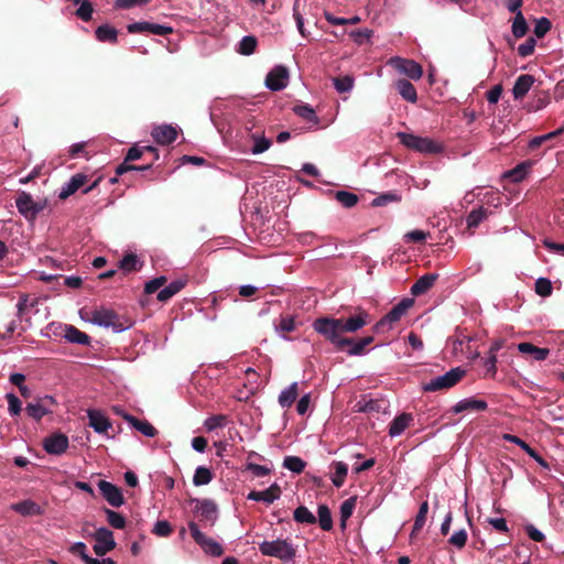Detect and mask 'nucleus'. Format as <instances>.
Segmentation results:
<instances>
[{
  "label": "nucleus",
  "instance_id": "4be33fe9",
  "mask_svg": "<svg viewBox=\"0 0 564 564\" xmlns=\"http://www.w3.org/2000/svg\"><path fill=\"white\" fill-rule=\"evenodd\" d=\"M394 87L404 100L411 104H415L417 101L416 89L410 80L404 78L398 79L394 83Z\"/></svg>",
  "mask_w": 564,
  "mask_h": 564
},
{
  "label": "nucleus",
  "instance_id": "774afa93",
  "mask_svg": "<svg viewBox=\"0 0 564 564\" xmlns=\"http://www.w3.org/2000/svg\"><path fill=\"white\" fill-rule=\"evenodd\" d=\"M550 104V96L547 94H542L540 96H535L532 102L528 106L529 111H538L543 109Z\"/></svg>",
  "mask_w": 564,
  "mask_h": 564
},
{
  "label": "nucleus",
  "instance_id": "cd10ccee",
  "mask_svg": "<svg viewBox=\"0 0 564 564\" xmlns=\"http://www.w3.org/2000/svg\"><path fill=\"white\" fill-rule=\"evenodd\" d=\"M413 420L412 414L402 413L394 417L389 425V435L397 436L404 432V430L409 426L410 422Z\"/></svg>",
  "mask_w": 564,
  "mask_h": 564
},
{
  "label": "nucleus",
  "instance_id": "4468645a",
  "mask_svg": "<svg viewBox=\"0 0 564 564\" xmlns=\"http://www.w3.org/2000/svg\"><path fill=\"white\" fill-rule=\"evenodd\" d=\"M98 488L100 490L101 496L107 500V502L115 508H118L124 503V498L119 487L113 484L99 480Z\"/></svg>",
  "mask_w": 564,
  "mask_h": 564
},
{
  "label": "nucleus",
  "instance_id": "6ab92c4d",
  "mask_svg": "<svg viewBox=\"0 0 564 564\" xmlns=\"http://www.w3.org/2000/svg\"><path fill=\"white\" fill-rule=\"evenodd\" d=\"M488 408V404L484 400H477L474 398L463 399L459 402H457L452 411L454 413H462L465 411H475V412H482L486 411Z\"/></svg>",
  "mask_w": 564,
  "mask_h": 564
},
{
  "label": "nucleus",
  "instance_id": "4d7b16f0",
  "mask_svg": "<svg viewBox=\"0 0 564 564\" xmlns=\"http://www.w3.org/2000/svg\"><path fill=\"white\" fill-rule=\"evenodd\" d=\"M553 286L549 279L540 278L535 281V292L540 296H550L552 294Z\"/></svg>",
  "mask_w": 564,
  "mask_h": 564
},
{
  "label": "nucleus",
  "instance_id": "ddd939ff",
  "mask_svg": "<svg viewBox=\"0 0 564 564\" xmlns=\"http://www.w3.org/2000/svg\"><path fill=\"white\" fill-rule=\"evenodd\" d=\"M127 30L129 33L135 34V33H151L155 35H169L173 32V29L167 25H161L156 23H150V22H134L131 24H128Z\"/></svg>",
  "mask_w": 564,
  "mask_h": 564
},
{
  "label": "nucleus",
  "instance_id": "b1692460",
  "mask_svg": "<svg viewBox=\"0 0 564 564\" xmlns=\"http://www.w3.org/2000/svg\"><path fill=\"white\" fill-rule=\"evenodd\" d=\"M518 350L523 355H531L536 361H543L550 355L549 348H541L528 341L520 343L518 345Z\"/></svg>",
  "mask_w": 564,
  "mask_h": 564
},
{
  "label": "nucleus",
  "instance_id": "a878e982",
  "mask_svg": "<svg viewBox=\"0 0 564 564\" xmlns=\"http://www.w3.org/2000/svg\"><path fill=\"white\" fill-rule=\"evenodd\" d=\"M89 426H91L97 433H106L111 426L109 420L97 410L88 411Z\"/></svg>",
  "mask_w": 564,
  "mask_h": 564
},
{
  "label": "nucleus",
  "instance_id": "bb28decb",
  "mask_svg": "<svg viewBox=\"0 0 564 564\" xmlns=\"http://www.w3.org/2000/svg\"><path fill=\"white\" fill-rule=\"evenodd\" d=\"M124 419L129 422L135 430L141 432L143 435L148 437H154L158 434V430L147 420H139L133 415L126 414Z\"/></svg>",
  "mask_w": 564,
  "mask_h": 564
},
{
  "label": "nucleus",
  "instance_id": "9d476101",
  "mask_svg": "<svg viewBox=\"0 0 564 564\" xmlns=\"http://www.w3.org/2000/svg\"><path fill=\"white\" fill-rule=\"evenodd\" d=\"M15 205L19 213L23 215L26 219H34L43 209V206L39 203H35L31 194L26 192H21L18 195L15 199Z\"/></svg>",
  "mask_w": 564,
  "mask_h": 564
},
{
  "label": "nucleus",
  "instance_id": "7c9ffc66",
  "mask_svg": "<svg viewBox=\"0 0 564 564\" xmlns=\"http://www.w3.org/2000/svg\"><path fill=\"white\" fill-rule=\"evenodd\" d=\"M143 262L134 253H128L119 261V268L124 273L140 271Z\"/></svg>",
  "mask_w": 564,
  "mask_h": 564
},
{
  "label": "nucleus",
  "instance_id": "f257e3e1",
  "mask_svg": "<svg viewBox=\"0 0 564 564\" xmlns=\"http://www.w3.org/2000/svg\"><path fill=\"white\" fill-rule=\"evenodd\" d=\"M369 323L370 315L358 308L356 315L347 318L318 317L313 322L312 327L325 340L329 341L336 350H345L348 344H352V338L345 337L344 334L356 333Z\"/></svg>",
  "mask_w": 564,
  "mask_h": 564
},
{
  "label": "nucleus",
  "instance_id": "338daca9",
  "mask_svg": "<svg viewBox=\"0 0 564 564\" xmlns=\"http://www.w3.org/2000/svg\"><path fill=\"white\" fill-rule=\"evenodd\" d=\"M227 423V416L223 414H217L208 417L205 421V427L208 431H214L218 427H223Z\"/></svg>",
  "mask_w": 564,
  "mask_h": 564
},
{
  "label": "nucleus",
  "instance_id": "864d4df0",
  "mask_svg": "<svg viewBox=\"0 0 564 564\" xmlns=\"http://www.w3.org/2000/svg\"><path fill=\"white\" fill-rule=\"evenodd\" d=\"M86 550V544L83 542H76L69 549L70 553L78 555L85 564H96V558L90 557Z\"/></svg>",
  "mask_w": 564,
  "mask_h": 564
},
{
  "label": "nucleus",
  "instance_id": "473e14b6",
  "mask_svg": "<svg viewBox=\"0 0 564 564\" xmlns=\"http://www.w3.org/2000/svg\"><path fill=\"white\" fill-rule=\"evenodd\" d=\"M299 395L297 382H293L279 395V404L282 408H290Z\"/></svg>",
  "mask_w": 564,
  "mask_h": 564
},
{
  "label": "nucleus",
  "instance_id": "a211bd4d",
  "mask_svg": "<svg viewBox=\"0 0 564 564\" xmlns=\"http://www.w3.org/2000/svg\"><path fill=\"white\" fill-rule=\"evenodd\" d=\"M438 274L437 273H426L422 276H420L411 286V294L413 296H420L425 294L429 290L432 289L434 283L437 281Z\"/></svg>",
  "mask_w": 564,
  "mask_h": 564
},
{
  "label": "nucleus",
  "instance_id": "a18cd8bd",
  "mask_svg": "<svg viewBox=\"0 0 564 564\" xmlns=\"http://www.w3.org/2000/svg\"><path fill=\"white\" fill-rule=\"evenodd\" d=\"M213 477L214 475L209 468L198 466L193 477V484L195 486H204L209 484L213 480Z\"/></svg>",
  "mask_w": 564,
  "mask_h": 564
},
{
  "label": "nucleus",
  "instance_id": "f8f14e48",
  "mask_svg": "<svg viewBox=\"0 0 564 564\" xmlns=\"http://www.w3.org/2000/svg\"><path fill=\"white\" fill-rule=\"evenodd\" d=\"M68 445V437L59 432L53 433L43 440V448L51 455H62L67 451Z\"/></svg>",
  "mask_w": 564,
  "mask_h": 564
},
{
  "label": "nucleus",
  "instance_id": "f704fd0d",
  "mask_svg": "<svg viewBox=\"0 0 564 564\" xmlns=\"http://www.w3.org/2000/svg\"><path fill=\"white\" fill-rule=\"evenodd\" d=\"M274 328L280 334H286L295 330V317L290 314H282L279 318V322L274 324Z\"/></svg>",
  "mask_w": 564,
  "mask_h": 564
},
{
  "label": "nucleus",
  "instance_id": "c756f323",
  "mask_svg": "<svg viewBox=\"0 0 564 564\" xmlns=\"http://www.w3.org/2000/svg\"><path fill=\"white\" fill-rule=\"evenodd\" d=\"M531 166L532 163L530 161L521 162L516 167L507 171L505 177L510 178L513 183H519L524 180Z\"/></svg>",
  "mask_w": 564,
  "mask_h": 564
},
{
  "label": "nucleus",
  "instance_id": "6e6d98bb",
  "mask_svg": "<svg viewBox=\"0 0 564 564\" xmlns=\"http://www.w3.org/2000/svg\"><path fill=\"white\" fill-rule=\"evenodd\" d=\"M252 139L254 141V144L251 149V152L253 154H260V153H263L264 151H267L272 142L271 140L267 139L265 137H259L257 134H252Z\"/></svg>",
  "mask_w": 564,
  "mask_h": 564
},
{
  "label": "nucleus",
  "instance_id": "2eb2a0df",
  "mask_svg": "<svg viewBox=\"0 0 564 564\" xmlns=\"http://www.w3.org/2000/svg\"><path fill=\"white\" fill-rule=\"evenodd\" d=\"M192 501L196 502V510L200 513L202 520L214 525L218 514L217 505L210 499H193Z\"/></svg>",
  "mask_w": 564,
  "mask_h": 564
},
{
  "label": "nucleus",
  "instance_id": "a19ab883",
  "mask_svg": "<svg viewBox=\"0 0 564 564\" xmlns=\"http://www.w3.org/2000/svg\"><path fill=\"white\" fill-rule=\"evenodd\" d=\"M357 497H350L345 500L340 506V527L341 529L346 528L347 520L351 517L354 509L356 507Z\"/></svg>",
  "mask_w": 564,
  "mask_h": 564
},
{
  "label": "nucleus",
  "instance_id": "423d86ee",
  "mask_svg": "<svg viewBox=\"0 0 564 564\" xmlns=\"http://www.w3.org/2000/svg\"><path fill=\"white\" fill-rule=\"evenodd\" d=\"M465 376V370L459 367L451 369L443 376L431 379L429 382L423 383V390L427 392H435L446 390L456 386Z\"/></svg>",
  "mask_w": 564,
  "mask_h": 564
},
{
  "label": "nucleus",
  "instance_id": "1a4fd4ad",
  "mask_svg": "<svg viewBox=\"0 0 564 564\" xmlns=\"http://www.w3.org/2000/svg\"><path fill=\"white\" fill-rule=\"evenodd\" d=\"M94 539L96 541L94 545V552L98 556H104L108 552L112 551L116 547V541L113 539V533L108 528L101 527L96 530L94 533Z\"/></svg>",
  "mask_w": 564,
  "mask_h": 564
},
{
  "label": "nucleus",
  "instance_id": "393cba45",
  "mask_svg": "<svg viewBox=\"0 0 564 564\" xmlns=\"http://www.w3.org/2000/svg\"><path fill=\"white\" fill-rule=\"evenodd\" d=\"M11 509L24 517L40 516L43 513V510L40 507V505L30 499L13 503L11 506Z\"/></svg>",
  "mask_w": 564,
  "mask_h": 564
},
{
  "label": "nucleus",
  "instance_id": "412c9836",
  "mask_svg": "<svg viewBox=\"0 0 564 564\" xmlns=\"http://www.w3.org/2000/svg\"><path fill=\"white\" fill-rule=\"evenodd\" d=\"M534 84V77L530 74L520 75L512 88L514 99H522Z\"/></svg>",
  "mask_w": 564,
  "mask_h": 564
},
{
  "label": "nucleus",
  "instance_id": "e433bc0d",
  "mask_svg": "<svg viewBox=\"0 0 564 564\" xmlns=\"http://www.w3.org/2000/svg\"><path fill=\"white\" fill-rule=\"evenodd\" d=\"M293 111L307 122H313L314 124L318 123V117L316 116L315 110L307 104L294 106Z\"/></svg>",
  "mask_w": 564,
  "mask_h": 564
},
{
  "label": "nucleus",
  "instance_id": "f03ea898",
  "mask_svg": "<svg viewBox=\"0 0 564 564\" xmlns=\"http://www.w3.org/2000/svg\"><path fill=\"white\" fill-rule=\"evenodd\" d=\"M395 137L406 149L422 154H438L444 150L442 143L431 138L420 137L408 132H398Z\"/></svg>",
  "mask_w": 564,
  "mask_h": 564
},
{
  "label": "nucleus",
  "instance_id": "f3484780",
  "mask_svg": "<svg viewBox=\"0 0 564 564\" xmlns=\"http://www.w3.org/2000/svg\"><path fill=\"white\" fill-rule=\"evenodd\" d=\"M151 135L158 144L169 145L176 140L177 131L174 127L164 124L154 128Z\"/></svg>",
  "mask_w": 564,
  "mask_h": 564
},
{
  "label": "nucleus",
  "instance_id": "0eeeda50",
  "mask_svg": "<svg viewBox=\"0 0 564 564\" xmlns=\"http://www.w3.org/2000/svg\"><path fill=\"white\" fill-rule=\"evenodd\" d=\"M188 529L193 540L203 549V551L212 556H220L224 553L223 546L214 539L206 536L199 531L197 523L191 521Z\"/></svg>",
  "mask_w": 564,
  "mask_h": 564
},
{
  "label": "nucleus",
  "instance_id": "09e8293b",
  "mask_svg": "<svg viewBox=\"0 0 564 564\" xmlns=\"http://www.w3.org/2000/svg\"><path fill=\"white\" fill-rule=\"evenodd\" d=\"M305 466L306 463L297 456H286L283 460V467L296 474H301Z\"/></svg>",
  "mask_w": 564,
  "mask_h": 564
},
{
  "label": "nucleus",
  "instance_id": "4c0bfd02",
  "mask_svg": "<svg viewBox=\"0 0 564 564\" xmlns=\"http://www.w3.org/2000/svg\"><path fill=\"white\" fill-rule=\"evenodd\" d=\"M401 199H402V197L398 192H395V191L386 192V193H382L379 196H377L375 199H372L371 206H373V207L387 206L388 204H391V203H399V202H401Z\"/></svg>",
  "mask_w": 564,
  "mask_h": 564
},
{
  "label": "nucleus",
  "instance_id": "37998d69",
  "mask_svg": "<svg viewBox=\"0 0 564 564\" xmlns=\"http://www.w3.org/2000/svg\"><path fill=\"white\" fill-rule=\"evenodd\" d=\"M26 414L34 419L35 421H40L43 416L51 413V410L45 406L44 403H29L25 408Z\"/></svg>",
  "mask_w": 564,
  "mask_h": 564
},
{
  "label": "nucleus",
  "instance_id": "2f4dec72",
  "mask_svg": "<svg viewBox=\"0 0 564 564\" xmlns=\"http://www.w3.org/2000/svg\"><path fill=\"white\" fill-rule=\"evenodd\" d=\"M95 34L97 40L100 42H109L111 44H116L118 42V31L109 24L98 26Z\"/></svg>",
  "mask_w": 564,
  "mask_h": 564
},
{
  "label": "nucleus",
  "instance_id": "72a5a7b5",
  "mask_svg": "<svg viewBox=\"0 0 564 564\" xmlns=\"http://www.w3.org/2000/svg\"><path fill=\"white\" fill-rule=\"evenodd\" d=\"M334 198L345 208H352L359 202L357 194L347 191H337Z\"/></svg>",
  "mask_w": 564,
  "mask_h": 564
},
{
  "label": "nucleus",
  "instance_id": "dca6fc26",
  "mask_svg": "<svg viewBox=\"0 0 564 564\" xmlns=\"http://www.w3.org/2000/svg\"><path fill=\"white\" fill-rule=\"evenodd\" d=\"M281 487L274 482L268 489L262 491L252 490L248 494V499L253 501H263L265 503H272L281 496Z\"/></svg>",
  "mask_w": 564,
  "mask_h": 564
},
{
  "label": "nucleus",
  "instance_id": "13d9d810",
  "mask_svg": "<svg viewBox=\"0 0 564 564\" xmlns=\"http://www.w3.org/2000/svg\"><path fill=\"white\" fill-rule=\"evenodd\" d=\"M129 162L130 161H126L124 160L121 164H119L116 167V175L117 176L123 175L124 173L130 172V171H144V170H149L152 166L151 163H149L147 165L139 166V165L129 164Z\"/></svg>",
  "mask_w": 564,
  "mask_h": 564
},
{
  "label": "nucleus",
  "instance_id": "052dcab7",
  "mask_svg": "<svg viewBox=\"0 0 564 564\" xmlns=\"http://www.w3.org/2000/svg\"><path fill=\"white\" fill-rule=\"evenodd\" d=\"M173 532L172 525L166 520H159L152 530V533L158 536L166 538Z\"/></svg>",
  "mask_w": 564,
  "mask_h": 564
},
{
  "label": "nucleus",
  "instance_id": "3c124183",
  "mask_svg": "<svg viewBox=\"0 0 564 564\" xmlns=\"http://www.w3.org/2000/svg\"><path fill=\"white\" fill-rule=\"evenodd\" d=\"M333 83H334L335 89L338 93H340V94L348 93L354 87V77L349 76V75H346L343 77H335V78H333Z\"/></svg>",
  "mask_w": 564,
  "mask_h": 564
},
{
  "label": "nucleus",
  "instance_id": "79ce46f5",
  "mask_svg": "<svg viewBox=\"0 0 564 564\" xmlns=\"http://www.w3.org/2000/svg\"><path fill=\"white\" fill-rule=\"evenodd\" d=\"M427 512H429V502L427 501H423L421 503L419 512H417V514L415 517V521H414L413 529H412V532H411V538L416 535L422 530V528H423V525L425 524V521H426Z\"/></svg>",
  "mask_w": 564,
  "mask_h": 564
},
{
  "label": "nucleus",
  "instance_id": "39448f33",
  "mask_svg": "<svg viewBox=\"0 0 564 564\" xmlns=\"http://www.w3.org/2000/svg\"><path fill=\"white\" fill-rule=\"evenodd\" d=\"M414 305V300L410 297L402 299L394 305L388 314H386L378 323H376L373 330L376 333H383L392 328V325L401 319V317Z\"/></svg>",
  "mask_w": 564,
  "mask_h": 564
},
{
  "label": "nucleus",
  "instance_id": "58836bf2",
  "mask_svg": "<svg viewBox=\"0 0 564 564\" xmlns=\"http://www.w3.org/2000/svg\"><path fill=\"white\" fill-rule=\"evenodd\" d=\"M511 30L516 39L523 37L527 34L529 26L522 12H517L514 15Z\"/></svg>",
  "mask_w": 564,
  "mask_h": 564
},
{
  "label": "nucleus",
  "instance_id": "69168bd1",
  "mask_svg": "<svg viewBox=\"0 0 564 564\" xmlns=\"http://www.w3.org/2000/svg\"><path fill=\"white\" fill-rule=\"evenodd\" d=\"M93 4L89 0H83L79 8L76 10V15L83 21H89L93 14Z\"/></svg>",
  "mask_w": 564,
  "mask_h": 564
},
{
  "label": "nucleus",
  "instance_id": "bf43d9fd",
  "mask_svg": "<svg viewBox=\"0 0 564 564\" xmlns=\"http://www.w3.org/2000/svg\"><path fill=\"white\" fill-rule=\"evenodd\" d=\"M467 532L465 529H462L457 532H455L448 540V543L453 546L457 547L458 550H462L466 543H467Z\"/></svg>",
  "mask_w": 564,
  "mask_h": 564
},
{
  "label": "nucleus",
  "instance_id": "5701e85b",
  "mask_svg": "<svg viewBox=\"0 0 564 564\" xmlns=\"http://www.w3.org/2000/svg\"><path fill=\"white\" fill-rule=\"evenodd\" d=\"M186 284L187 279H177L172 281L170 284L165 285L162 290H160L156 296L158 301L167 302L171 297H173L181 290H183Z\"/></svg>",
  "mask_w": 564,
  "mask_h": 564
},
{
  "label": "nucleus",
  "instance_id": "603ef678",
  "mask_svg": "<svg viewBox=\"0 0 564 564\" xmlns=\"http://www.w3.org/2000/svg\"><path fill=\"white\" fill-rule=\"evenodd\" d=\"M564 132V127L555 130V131H552L550 133H546V134H543V135H539V137H535L533 138L530 143H529V147L531 150H534L539 147H541L544 142L549 141V140H552L556 137H558L560 134H562Z\"/></svg>",
  "mask_w": 564,
  "mask_h": 564
},
{
  "label": "nucleus",
  "instance_id": "ea45409f",
  "mask_svg": "<svg viewBox=\"0 0 564 564\" xmlns=\"http://www.w3.org/2000/svg\"><path fill=\"white\" fill-rule=\"evenodd\" d=\"M333 466L335 468V474L332 477V481L336 488H340L348 474V466L344 462H335L333 463Z\"/></svg>",
  "mask_w": 564,
  "mask_h": 564
},
{
  "label": "nucleus",
  "instance_id": "c85d7f7f",
  "mask_svg": "<svg viewBox=\"0 0 564 564\" xmlns=\"http://www.w3.org/2000/svg\"><path fill=\"white\" fill-rule=\"evenodd\" d=\"M64 337L69 343L80 344L85 346H88L90 344V337L86 333L79 330L77 327L73 325L66 326Z\"/></svg>",
  "mask_w": 564,
  "mask_h": 564
},
{
  "label": "nucleus",
  "instance_id": "c03bdc74",
  "mask_svg": "<svg viewBox=\"0 0 564 564\" xmlns=\"http://www.w3.org/2000/svg\"><path fill=\"white\" fill-rule=\"evenodd\" d=\"M293 518L299 523L314 524L316 517L305 506L297 507L293 512Z\"/></svg>",
  "mask_w": 564,
  "mask_h": 564
},
{
  "label": "nucleus",
  "instance_id": "8fccbe9b",
  "mask_svg": "<svg viewBox=\"0 0 564 564\" xmlns=\"http://www.w3.org/2000/svg\"><path fill=\"white\" fill-rule=\"evenodd\" d=\"M104 512L106 513L108 523L115 528V529H124L126 527V519L124 517L111 509L105 508Z\"/></svg>",
  "mask_w": 564,
  "mask_h": 564
},
{
  "label": "nucleus",
  "instance_id": "e2e57ef3",
  "mask_svg": "<svg viewBox=\"0 0 564 564\" xmlns=\"http://www.w3.org/2000/svg\"><path fill=\"white\" fill-rule=\"evenodd\" d=\"M167 282L166 276L161 275L158 278H154L153 280L149 281L144 285V293L145 294H152L160 290L162 286H164Z\"/></svg>",
  "mask_w": 564,
  "mask_h": 564
},
{
  "label": "nucleus",
  "instance_id": "6e6552de",
  "mask_svg": "<svg viewBox=\"0 0 564 564\" xmlns=\"http://www.w3.org/2000/svg\"><path fill=\"white\" fill-rule=\"evenodd\" d=\"M388 65L413 80H419L423 76V67L413 59L393 56L388 61Z\"/></svg>",
  "mask_w": 564,
  "mask_h": 564
},
{
  "label": "nucleus",
  "instance_id": "0e129e2a",
  "mask_svg": "<svg viewBox=\"0 0 564 564\" xmlns=\"http://www.w3.org/2000/svg\"><path fill=\"white\" fill-rule=\"evenodd\" d=\"M551 26L552 23L547 18L536 20L534 25V35L542 39L551 30Z\"/></svg>",
  "mask_w": 564,
  "mask_h": 564
},
{
  "label": "nucleus",
  "instance_id": "c9c22d12",
  "mask_svg": "<svg viewBox=\"0 0 564 564\" xmlns=\"http://www.w3.org/2000/svg\"><path fill=\"white\" fill-rule=\"evenodd\" d=\"M318 524L322 530L330 531L333 529V518L330 509L326 505H319L317 508Z\"/></svg>",
  "mask_w": 564,
  "mask_h": 564
},
{
  "label": "nucleus",
  "instance_id": "20e7f679",
  "mask_svg": "<svg viewBox=\"0 0 564 564\" xmlns=\"http://www.w3.org/2000/svg\"><path fill=\"white\" fill-rule=\"evenodd\" d=\"M260 552L265 556L276 557L288 562L295 557L296 550L288 540L263 541L259 545Z\"/></svg>",
  "mask_w": 564,
  "mask_h": 564
},
{
  "label": "nucleus",
  "instance_id": "49530a36",
  "mask_svg": "<svg viewBox=\"0 0 564 564\" xmlns=\"http://www.w3.org/2000/svg\"><path fill=\"white\" fill-rule=\"evenodd\" d=\"M488 213V209L484 207L473 209L466 218L467 227L476 228L482 220L487 218Z\"/></svg>",
  "mask_w": 564,
  "mask_h": 564
},
{
  "label": "nucleus",
  "instance_id": "7ed1b4c3",
  "mask_svg": "<svg viewBox=\"0 0 564 564\" xmlns=\"http://www.w3.org/2000/svg\"><path fill=\"white\" fill-rule=\"evenodd\" d=\"M91 322L99 326L112 327L115 332H122L130 328L133 325L131 318L119 315L111 308L97 307L91 312Z\"/></svg>",
  "mask_w": 564,
  "mask_h": 564
},
{
  "label": "nucleus",
  "instance_id": "de8ad7c7",
  "mask_svg": "<svg viewBox=\"0 0 564 564\" xmlns=\"http://www.w3.org/2000/svg\"><path fill=\"white\" fill-rule=\"evenodd\" d=\"M257 44H258V41H257L256 36H253V35L243 36L241 39V41L239 42L238 52L241 55H251L252 53H254Z\"/></svg>",
  "mask_w": 564,
  "mask_h": 564
},
{
  "label": "nucleus",
  "instance_id": "5fc2aeb1",
  "mask_svg": "<svg viewBox=\"0 0 564 564\" xmlns=\"http://www.w3.org/2000/svg\"><path fill=\"white\" fill-rule=\"evenodd\" d=\"M36 304H37L36 297L31 299L30 295H28V294L21 295L19 299V302L17 304L18 316L21 318L29 307H33Z\"/></svg>",
  "mask_w": 564,
  "mask_h": 564
},
{
  "label": "nucleus",
  "instance_id": "680f3d73",
  "mask_svg": "<svg viewBox=\"0 0 564 564\" xmlns=\"http://www.w3.org/2000/svg\"><path fill=\"white\" fill-rule=\"evenodd\" d=\"M536 45V41L534 37L530 36L528 37L524 43L520 44L518 47V54L521 57H528L534 53Z\"/></svg>",
  "mask_w": 564,
  "mask_h": 564
},
{
  "label": "nucleus",
  "instance_id": "9b49d317",
  "mask_svg": "<svg viewBox=\"0 0 564 564\" xmlns=\"http://www.w3.org/2000/svg\"><path fill=\"white\" fill-rule=\"evenodd\" d=\"M289 70L285 66L278 65L265 77V86L272 91H280L286 87Z\"/></svg>",
  "mask_w": 564,
  "mask_h": 564
},
{
  "label": "nucleus",
  "instance_id": "aec40b11",
  "mask_svg": "<svg viewBox=\"0 0 564 564\" xmlns=\"http://www.w3.org/2000/svg\"><path fill=\"white\" fill-rule=\"evenodd\" d=\"M87 182V175L83 173H77L70 177V180L65 184V186L61 189L58 197L61 199H66L74 193H76L82 186H84Z\"/></svg>",
  "mask_w": 564,
  "mask_h": 564
}]
</instances>
